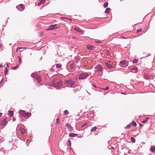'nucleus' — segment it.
<instances>
[{
	"label": "nucleus",
	"mask_w": 155,
	"mask_h": 155,
	"mask_svg": "<svg viewBox=\"0 0 155 155\" xmlns=\"http://www.w3.org/2000/svg\"><path fill=\"white\" fill-rule=\"evenodd\" d=\"M52 82V84H51V86L55 87L56 88H58L62 84V81L58 80L56 78L53 79Z\"/></svg>",
	"instance_id": "f257e3e1"
},
{
	"label": "nucleus",
	"mask_w": 155,
	"mask_h": 155,
	"mask_svg": "<svg viewBox=\"0 0 155 155\" xmlns=\"http://www.w3.org/2000/svg\"><path fill=\"white\" fill-rule=\"evenodd\" d=\"M76 81V80L74 79H69L66 80L65 82V84L68 85V87H73L75 85Z\"/></svg>",
	"instance_id": "f03ea898"
},
{
	"label": "nucleus",
	"mask_w": 155,
	"mask_h": 155,
	"mask_svg": "<svg viewBox=\"0 0 155 155\" xmlns=\"http://www.w3.org/2000/svg\"><path fill=\"white\" fill-rule=\"evenodd\" d=\"M90 76L89 74L87 72H84L79 74V80H83L86 79Z\"/></svg>",
	"instance_id": "7ed1b4c3"
},
{
	"label": "nucleus",
	"mask_w": 155,
	"mask_h": 155,
	"mask_svg": "<svg viewBox=\"0 0 155 155\" xmlns=\"http://www.w3.org/2000/svg\"><path fill=\"white\" fill-rule=\"evenodd\" d=\"M95 71L98 72H101L102 71L103 68V66L101 64H98L94 68Z\"/></svg>",
	"instance_id": "20e7f679"
},
{
	"label": "nucleus",
	"mask_w": 155,
	"mask_h": 155,
	"mask_svg": "<svg viewBox=\"0 0 155 155\" xmlns=\"http://www.w3.org/2000/svg\"><path fill=\"white\" fill-rule=\"evenodd\" d=\"M31 76L32 78H35L39 83H40L41 81V80L40 76L35 73L31 74Z\"/></svg>",
	"instance_id": "39448f33"
},
{
	"label": "nucleus",
	"mask_w": 155,
	"mask_h": 155,
	"mask_svg": "<svg viewBox=\"0 0 155 155\" xmlns=\"http://www.w3.org/2000/svg\"><path fill=\"white\" fill-rule=\"evenodd\" d=\"M20 114L24 117H29L31 116V113L25 112V111L23 110H19Z\"/></svg>",
	"instance_id": "423d86ee"
},
{
	"label": "nucleus",
	"mask_w": 155,
	"mask_h": 155,
	"mask_svg": "<svg viewBox=\"0 0 155 155\" xmlns=\"http://www.w3.org/2000/svg\"><path fill=\"white\" fill-rule=\"evenodd\" d=\"M17 8L19 11H22L25 9V6L23 4H20L16 6Z\"/></svg>",
	"instance_id": "0eeeda50"
},
{
	"label": "nucleus",
	"mask_w": 155,
	"mask_h": 155,
	"mask_svg": "<svg viewBox=\"0 0 155 155\" xmlns=\"http://www.w3.org/2000/svg\"><path fill=\"white\" fill-rule=\"evenodd\" d=\"M131 72L134 73H136L138 71L137 67H134L130 68Z\"/></svg>",
	"instance_id": "6e6552de"
},
{
	"label": "nucleus",
	"mask_w": 155,
	"mask_h": 155,
	"mask_svg": "<svg viewBox=\"0 0 155 155\" xmlns=\"http://www.w3.org/2000/svg\"><path fill=\"white\" fill-rule=\"evenodd\" d=\"M7 123L6 119L5 118L1 121L0 124L1 126H5L7 124Z\"/></svg>",
	"instance_id": "1a4fd4ad"
},
{
	"label": "nucleus",
	"mask_w": 155,
	"mask_h": 155,
	"mask_svg": "<svg viewBox=\"0 0 155 155\" xmlns=\"http://www.w3.org/2000/svg\"><path fill=\"white\" fill-rule=\"evenodd\" d=\"M57 25H51L49 26V28L46 29L47 31L52 30L56 28L55 26Z\"/></svg>",
	"instance_id": "9d476101"
},
{
	"label": "nucleus",
	"mask_w": 155,
	"mask_h": 155,
	"mask_svg": "<svg viewBox=\"0 0 155 155\" xmlns=\"http://www.w3.org/2000/svg\"><path fill=\"white\" fill-rule=\"evenodd\" d=\"M67 127V129H68L69 131H72L73 130V127L72 126L68 124H66L65 125Z\"/></svg>",
	"instance_id": "9b49d317"
},
{
	"label": "nucleus",
	"mask_w": 155,
	"mask_h": 155,
	"mask_svg": "<svg viewBox=\"0 0 155 155\" xmlns=\"http://www.w3.org/2000/svg\"><path fill=\"white\" fill-rule=\"evenodd\" d=\"M45 2V0H41L38 4V6H40L41 5L44 4Z\"/></svg>",
	"instance_id": "f8f14e48"
},
{
	"label": "nucleus",
	"mask_w": 155,
	"mask_h": 155,
	"mask_svg": "<svg viewBox=\"0 0 155 155\" xmlns=\"http://www.w3.org/2000/svg\"><path fill=\"white\" fill-rule=\"evenodd\" d=\"M105 65L109 68H113V66L110 64L108 63L107 62H105Z\"/></svg>",
	"instance_id": "ddd939ff"
},
{
	"label": "nucleus",
	"mask_w": 155,
	"mask_h": 155,
	"mask_svg": "<svg viewBox=\"0 0 155 155\" xmlns=\"http://www.w3.org/2000/svg\"><path fill=\"white\" fill-rule=\"evenodd\" d=\"M19 131L21 132V134H24L25 131V129L22 127H20L19 129Z\"/></svg>",
	"instance_id": "4468645a"
},
{
	"label": "nucleus",
	"mask_w": 155,
	"mask_h": 155,
	"mask_svg": "<svg viewBox=\"0 0 155 155\" xmlns=\"http://www.w3.org/2000/svg\"><path fill=\"white\" fill-rule=\"evenodd\" d=\"M77 135V134H75L73 133H71L69 134V136L71 137H76Z\"/></svg>",
	"instance_id": "2eb2a0df"
},
{
	"label": "nucleus",
	"mask_w": 155,
	"mask_h": 155,
	"mask_svg": "<svg viewBox=\"0 0 155 155\" xmlns=\"http://www.w3.org/2000/svg\"><path fill=\"white\" fill-rule=\"evenodd\" d=\"M150 150L153 153H155V146H151L150 148Z\"/></svg>",
	"instance_id": "dca6fc26"
},
{
	"label": "nucleus",
	"mask_w": 155,
	"mask_h": 155,
	"mask_svg": "<svg viewBox=\"0 0 155 155\" xmlns=\"http://www.w3.org/2000/svg\"><path fill=\"white\" fill-rule=\"evenodd\" d=\"M94 46L92 45H88L87 46V48L89 50H92Z\"/></svg>",
	"instance_id": "f3484780"
},
{
	"label": "nucleus",
	"mask_w": 155,
	"mask_h": 155,
	"mask_svg": "<svg viewBox=\"0 0 155 155\" xmlns=\"http://www.w3.org/2000/svg\"><path fill=\"white\" fill-rule=\"evenodd\" d=\"M8 112V115L10 117H12L13 115V111L12 110H9Z\"/></svg>",
	"instance_id": "a211bd4d"
},
{
	"label": "nucleus",
	"mask_w": 155,
	"mask_h": 155,
	"mask_svg": "<svg viewBox=\"0 0 155 155\" xmlns=\"http://www.w3.org/2000/svg\"><path fill=\"white\" fill-rule=\"evenodd\" d=\"M110 10V8H107L106 9L104 12L107 14L109 13Z\"/></svg>",
	"instance_id": "6ab92c4d"
},
{
	"label": "nucleus",
	"mask_w": 155,
	"mask_h": 155,
	"mask_svg": "<svg viewBox=\"0 0 155 155\" xmlns=\"http://www.w3.org/2000/svg\"><path fill=\"white\" fill-rule=\"evenodd\" d=\"M120 63L121 65H124L126 64V62L125 60H122L120 62Z\"/></svg>",
	"instance_id": "aec40b11"
},
{
	"label": "nucleus",
	"mask_w": 155,
	"mask_h": 155,
	"mask_svg": "<svg viewBox=\"0 0 155 155\" xmlns=\"http://www.w3.org/2000/svg\"><path fill=\"white\" fill-rule=\"evenodd\" d=\"M131 126V125L130 124L127 125V126L124 127V128L125 129L130 128Z\"/></svg>",
	"instance_id": "412c9836"
},
{
	"label": "nucleus",
	"mask_w": 155,
	"mask_h": 155,
	"mask_svg": "<svg viewBox=\"0 0 155 155\" xmlns=\"http://www.w3.org/2000/svg\"><path fill=\"white\" fill-rule=\"evenodd\" d=\"M74 60L76 63H78L79 62V58L76 56L74 57Z\"/></svg>",
	"instance_id": "4be33fe9"
},
{
	"label": "nucleus",
	"mask_w": 155,
	"mask_h": 155,
	"mask_svg": "<svg viewBox=\"0 0 155 155\" xmlns=\"http://www.w3.org/2000/svg\"><path fill=\"white\" fill-rule=\"evenodd\" d=\"M56 67L57 68H59L61 67V65L59 64H56Z\"/></svg>",
	"instance_id": "5701e85b"
},
{
	"label": "nucleus",
	"mask_w": 155,
	"mask_h": 155,
	"mask_svg": "<svg viewBox=\"0 0 155 155\" xmlns=\"http://www.w3.org/2000/svg\"><path fill=\"white\" fill-rule=\"evenodd\" d=\"M97 129V128L96 127H94L91 130V132H94Z\"/></svg>",
	"instance_id": "b1692460"
},
{
	"label": "nucleus",
	"mask_w": 155,
	"mask_h": 155,
	"mask_svg": "<svg viewBox=\"0 0 155 155\" xmlns=\"http://www.w3.org/2000/svg\"><path fill=\"white\" fill-rule=\"evenodd\" d=\"M25 48H22V47H18L17 48L16 50V52H18V50L22 49H25Z\"/></svg>",
	"instance_id": "393cba45"
},
{
	"label": "nucleus",
	"mask_w": 155,
	"mask_h": 155,
	"mask_svg": "<svg viewBox=\"0 0 155 155\" xmlns=\"http://www.w3.org/2000/svg\"><path fill=\"white\" fill-rule=\"evenodd\" d=\"M108 3L107 2H106L105 3H104L103 5L104 7V8H107L108 6Z\"/></svg>",
	"instance_id": "a878e982"
},
{
	"label": "nucleus",
	"mask_w": 155,
	"mask_h": 155,
	"mask_svg": "<svg viewBox=\"0 0 155 155\" xmlns=\"http://www.w3.org/2000/svg\"><path fill=\"white\" fill-rule=\"evenodd\" d=\"M74 30L76 31H78V32H82V31H81V30H80L78 28H75Z\"/></svg>",
	"instance_id": "bb28decb"
},
{
	"label": "nucleus",
	"mask_w": 155,
	"mask_h": 155,
	"mask_svg": "<svg viewBox=\"0 0 155 155\" xmlns=\"http://www.w3.org/2000/svg\"><path fill=\"white\" fill-rule=\"evenodd\" d=\"M131 140L132 142L133 143H134L135 142V139L134 137H132L131 138Z\"/></svg>",
	"instance_id": "cd10ccee"
},
{
	"label": "nucleus",
	"mask_w": 155,
	"mask_h": 155,
	"mask_svg": "<svg viewBox=\"0 0 155 155\" xmlns=\"http://www.w3.org/2000/svg\"><path fill=\"white\" fill-rule=\"evenodd\" d=\"M132 125L134 126H136L137 124L135 121H133L132 122Z\"/></svg>",
	"instance_id": "c85d7f7f"
},
{
	"label": "nucleus",
	"mask_w": 155,
	"mask_h": 155,
	"mask_svg": "<svg viewBox=\"0 0 155 155\" xmlns=\"http://www.w3.org/2000/svg\"><path fill=\"white\" fill-rule=\"evenodd\" d=\"M144 77L145 79H149V77L147 75H146L145 74L144 75Z\"/></svg>",
	"instance_id": "c756f323"
},
{
	"label": "nucleus",
	"mask_w": 155,
	"mask_h": 155,
	"mask_svg": "<svg viewBox=\"0 0 155 155\" xmlns=\"http://www.w3.org/2000/svg\"><path fill=\"white\" fill-rule=\"evenodd\" d=\"M8 69L7 67H6L5 68V71H4L5 74H6L8 72Z\"/></svg>",
	"instance_id": "7c9ffc66"
},
{
	"label": "nucleus",
	"mask_w": 155,
	"mask_h": 155,
	"mask_svg": "<svg viewBox=\"0 0 155 155\" xmlns=\"http://www.w3.org/2000/svg\"><path fill=\"white\" fill-rule=\"evenodd\" d=\"M138 61V60L137 59H134L133 61V62L134 63H137Z\"/></svg>",
	"instance_id": "2f4dec72"
},
{
	"label": "nucleus",
	"mask_w": 155,
	"mask_h": 155,
	"mask_svg": "<svg viewBox=\"0 0 155 155\" xmlns=\"http://www.w3.org/2000/svg\"><path fill=\"white\" fill-rule=\"evenodd\" d=\"M68 146H69V147H71V141L68 140Z\"/></svg>",
	"instance_id": "473e14b6"
},
{
	"label": "nucleus",
	"mask_w": 155,
	"mask_h": 155,
	"mask_svg": "<svg viewBox=\"0 0 155 155\" xmlns=\"http://www.w3.org/2000/svg\"><path fill=\"white\" fill-rule=\"evenodd\" d=\"M18 59H19V64H20V63H21V57L20 56H18Z\"/></svg>",
	"instance_id": "72a5a7b5"
},
{
	"label": "nucleus",
	"mask_w": 155,
	"mask_h": 155,
	"mask_svg": "<svg viewBox=\"0 0 155 155\" xmlns=\"http://www.w3.org/2000/svg\"><path fill=\"white\" fill-rule=\"evenodd\" d=\"M148 119V117H147L146 118L145 120L142 121L143 123H145L147 122Z\"/></svg>",
	"instance_id": "f704fd0d"
},
{
	"label": "nucleus",
	"mask_w": 155,
	"mask_h": 155,
	"mask_svg": "<svg viewBox=\"0 0 155 155\" xmlns=\"http://www.w3.org/2000/svg\"><path fill=\"white\" fill-rule=\"evenodd\" d=\"M59 121H60V120L59 118H57L56 119V124H59Z\"/></svg>",
	"instance_id": "c9c22d12"
},
{
	"label": "nucleus",
	"mask_w": 155,
	"mask_h": 155,
	"mask_svg": "<svg viewBox=\"0 0 155 155\" xmlns=\"http://www.w3.org/2000/svg\"><path fill=\"white\" fill-rule=\"evenodd\" d=\"M64 113L65 115H67L68 114L69 112L68 110H65L64 111Z\"/></svg>",
	"instance_id": "e433bc0d"
},
{
	"label": "nucleus",
	"mask_w": 155,
	"mask_h": 155,
	"mask_svg": "<svg viewBox=\"0 0 155 155\" xmlns=\"http://www.w3.org/2000/svg\"><path fill=\"white\" fill-rule=\"evenodd\" d=\"M95 42L98 44L101 43L102 42V41L101 40H97L95 41Z\"/></svg>",
	"instance_id": "4c0bfd02"
},
{
	"label": "nucleus",
	"mask_w": 155,
	"mask_h": 155,
	"mask_svg": "<svg viewBox=\"0 0 155 155\" xmlns=\"http://www.w3.org/2000/svg\"><path fill=\"white\" fill-rule=\"evenodd\" d=\"M142 28H140L137 30V32H139L142 31Z\"/></svg>",
	"instance_id": "58836bf2"
},
{
	"label": "nucleus",
	"mask_w": 155,
	"mask_h": 155,
	"mask_svg": "<svg viewBox=\"0 0 155 155\" xmlns=\"http://www.w3.org/2000/svg\"><path fill=\"white\" fill-rule=\"evenodd\" d=\"M109 87L108 86H107L105 88H103V89L106 90H107L108 89Z\"/></svg>",
	"instance_id": "ea45409f"
},
{
	"label": "nucleus",
	"mask_w": 155,
	"mask_h": 155,
	"mask_svg": "<svg viewBox=\"0 0 155 155\" xmlns=\"http://www.w3.org/2000/svg\"><path fill=\"white\" fill-rule=\"evenodd\" d=\"M4 140V139L3 138H0V142H2Z\"/></svg>",
	"instance_id": "a19ab883"
},
{
	"label": "nucleus",
	"mask_w": 155,
	"mask_h": 155,
	"mask_svg": "<svg viewBox=\"0 0 155 155\" xmlns=\"http://www.w3.org/2000/svg\"><path fill=\"white\" fill-rule=\"evenodd\" d=\"M12 120L13 121H15V120H16V119H15V117H13L12 118Z\"/></svg>",
	"instance_id": "79ce46f5"
},
{
	"label": "nucleus",
	"mask_w": 155,
	"mask_h": 155,
	"mask_svg": "<svg viewBox=\"0 0 155 155\" xmlns=\"http://www.w3.org/2000/svg\"><path fill=\"white\" fill-rule=\"evenodd\" d=\"M3 47V45L2 43H0V48H2Z\"/></svg>",
	"instance_id": "37998d69"
},
{
	"label": "nucleus",
	"mask_w": 155,
	"mask_h": 155,
	"mask_svg": "<svg viewBox=\"0 0 155 155\" xmlns=\"http://www.w3.org/2000/svg\"><path fill=\"white\" fill-rule=\"evenodd\" d=\"M92 86H93L94 87L96 88L97 87L94 84H93Z\"/></svg>",
	"instance_id": "c03bdc74"
},
{
	"label": "nucleus",
	"mask_w": 155,
	"mask_h": 155,
	"mask_svg": "<svg viewBox=\"0 0 155 155\" xmlns=\"http://www.w3.org/2000/svg\"><path fill=\"white\" fill-rule=\"evenodd\" d=\"M1 150L3 151L4 150V149L3 147H2L0 149Z\"/></svg>",
	"instance_id": "a18cd8bd"
},
{
	"label": "nucleus",
	"mask_w": 155,
	"mask_h": 155,
	"mask_svg": "<svg viewBox=\"0 0 155 155\" xmlns=\"http://www.w3.org/2000/svg\"><path fill=\"white\" fill-rule=\"evenodd\" d=\"M73 64H71L70 65V67L71 68H72L73 67Z\"/></svg>",
	"instance_id": "49530a36"
},
{
	"label": "nucleus",
	"mask_w": 155,
	"mask_h": 155,
	"mask_svg": "<svg viewBox=\"0 0 155 155\" xmlns=\"http://www.w3.org/2000/svg\"><path fill=\"white\" fill-rule=\"evenodd\" d=\"M17 67H18V65H17L16 66H15V67H14V68H12L13 69H15L16 68H17Z\"/></svg>",
	"instance_id": "de8ad7c7"
},
{
	"label": "nucleus",
	"mask_w": 155,
	"mask_h": 155,
	"mask_svg": "<svg viewBox=\"0 0 155 155\" xmlns=\"http://www.w3.org/2000/svg\"><path fill=\"white\" fill-rule=\"evenodd\" d=\"M139 125H140V127H142V126H143V125L142 124H140Z\"/></svg>",
	"instance_id": "09e8293b"
},
{
	"label": "nucleus",
	"mask_w": 155,
	"mask_h": 155,
	"mask_svg": "<svg viewBox=\"0 0 155 155\" xmlns=\"http://www.w3.org/2000/svg\"><path fill=\"white\" fill-rule=\"evenodd\" d=\"M6 66H7L6 67H7V68H9V67H8V64H7H7H6Z\"/></svg>",
	"instance_id": "8fccbe9b"
},
{
	"label": "nucleus",
	"mask_w": 155,
	"mask_h": 155,
	"mask_svg": "<svg viewBox=\"0 0 155 155\" xmlns=\"http://www.w3.org/2000/svg\"><path fill=\"white\" fill-rule=\"evenodd\" d=\"M2 63H1V64H0V68L2 66Z\"/></svg>",
	"instance_id": "3c124183"
},
{
	"label": "nucleus",
	"mask_w": 155,
	"mask_h": 155,
	"mask_svg": "<svg viewBox=\"0 0 155 155\" xmlns=\"http://www.w3.org/2000/svg\"><path fill=\"white\" fill-rule=\"evenodd\" d=\"M68 20H69L71 21V19L70 18H68Z\"/></svg>",
	"instance_id": "603ef678"
},
{
	"label": "nucleus",
	"mask_w": 155,
	"mask_h": 155,
	"mask_svg": "<svg viewBox=\"0 0 155 155\" xmlns=\"http://www.w3.org/2000/svg\"><path fill=\"white\" fill-rule=\"evenodd\" d=\"M122 38H124V39H127V38H125V37H122Z\"/></svg>",
	"instance_id": "864d4df0"
},
{
	"label": "nucleus",
	"mask_w": 155,
	"mask_h": 155,
	"mask_svg": "<svg viewBox=\"0 0 155 155\" xmlns=\"http://www.w3.org/2000/svg\"><path fill=\"white\" fill-rule=\"evenodd\" d=\"M2 115V113H0V117H1Z\"/></svg>",
	"instance_id": "5fc2aeb1"
},
{
	"label": "nucleus",
	"mask_w": 155,
	"mask_h": 155,
	"mask_svg": "<svg viewBox=\"0 0 155 155\" xmlns=\"http://www.w3.org/2000/svg\"><path fill=\"white\" fill-rule=\"evenodd\" d=\"M65 18L64 17H62L61 18V19H64Z\"/></svg>",
	"instance_id": "6e6d98bb"
},
{
	"label": "nucleus",
	"mask_w": 155,
	"mask_h": 155,
	"mask_svg": "<svg viewBox=\"0 0 155 155\" xmlns=\"http://www.w3.org/2000/svg\"><path fill=\"white\" fill-rule=\"evenodd\" d=\"M3 81V78L2 79V80L0 81V83H2Z\"/></svg>",
	"instance_id": "4d7b16f0"
},
{
	"label": "nucleus",
	"mask_w": 155,
	"mask_h": 155,
	"mask_svg": "<svg viewBox=\"0 0 155 155\" xmlns=\"http://www.w3.org/2000/svg\"><path fill=\"white\" fill-rule=\"evenodd\" d=\"M122 94H126L125 93H122Z\"/></svg>",
	"instance_id": "13d9d810"
},
{
	"label": "nucleus",
	"mask_w": 155,
	"mask_h": 155,
	"mask_svg": "<svg viewBox=\"0 0 155 155\" xmlns=\"http://www.w3.org/2000/svg\"><path fill=\"white\" fill-rule=\"evenodd\" d=\"M111 148L112 149H114V147H111Z\"/></svg>",
	"instance_id": "bf43d9fd"
},
{
	"label": "nucleus",
	"mask_w": 155,
	"mask_h": 155,
	"mask_svg": "<svg viewBox=\"0 0 155 155\" xmlns=\"http://www.w3.org/2000/svg\"><path fill=\"white\" fill-rule=\"evenodd\" d=\"M149 155H151V154H149Z\"/></svg>",
	"instance_id": "052dcab7"
}]
</instances>
